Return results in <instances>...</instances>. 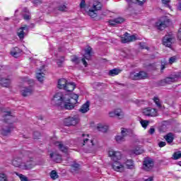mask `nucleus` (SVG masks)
<instances>
[{"instance_id": "f257e3e1", "label": "nucleus", "mask_w": 181, "mask_h": 181, "mask_svg": "<svg viewBox=\"0 0 181 181\" xmlns=\"http://www.w3.org/2000/svg\"><path fill=\"white\" fill-rule=\"evenodd\" d=\"M12 112H4L3 119L4 123L0 124V135L1 136H9L13 131V124H8V121L12 119Z\"/></svg>"}, {"instance_id": "f03ea898", "label": "nucleus", "mask_w": 181, "mask_h": 181, "mask_svg": "<svg viewBox=\"0 0 181 181\" xmlns=\"http://www.w3.org/2000/svg\"><path fill=\"white\" fill-rule=\"evenodd\" d=\"M78 100V95L72 93L69 95L67 99L62 103L61 106L62 108H64V110H73L74 108V105L77 104Z\"/></svg>"}, {"instance_id": "7ed1b4c3", "label": "nucleus", "mask_w": 181, "mask_h": 181, "mask_svg": "<svg viewBox=\"0 0 181 181\" xmlns=\"http://www.w3.org/2000/svg\"><path fill=\"white\" fill-rule=\"evenodd\" d=\"M25 156H28V158L23 159V165H22V170H30V169H33L35 166H36V163L33 160V158H30V152L25 151Z\"/></svg>"}, {"instance_id": "20e7f679", "label": "nucleus", "mask_w": 181, "mask_h": 181, "mask_svg": "<svg viewBox=\"0 0 181 181\" xmlns=\"http://www.w3.org/2000/svg\"><path fill=\"white\" fill-rule=\"evenodd\" d=\"M179 78H181V72H177L175 74L171 75L170 77L160 81L158 85L163 86H166V84H172V83H176Z\"/></svg>"}, {"instance_id": "39448f33", "label": "nucleus", "mask_w": 181, "mask_h": 181, "mask_svg": "<svg viewBox=\"0 0 181 181\" xmlns=\"http://www.w3.org/2000/svg\"><path fill=\"white\" fill-rule=\"evenodd\" d=\"M69 95H64L62 92H58L54 95L53 101L56 105L61 107L63 105V103L66 101L68 97H69Z\"/></svg>"}, {"instance_id": "423d86ee", "label": "nucleus", "mask_w": 181, "mask_h": 181, "mask_svg": "<svg viewBox=\"0 0 181 181\" xmlns=\"http://www.w3.org/2000/svg\"><path fill=\"white\" fill-rule=\"evenodd\" d=\"M78 122H80V116L78 115H74L73 117H69L64 120V124L66 127L77 125Z\"/></svg>"}, {"instance_id": "0eeeda50", "label": "nucleus", "mask_w": 181, "mask_h": 181, "mask_svg": "<svg viewBox=\"0 0 181 181\" xmlns=\"http://www.w3.org/2000/svg\"><path fill=\"white\" fill-rule=\"evenodd\" d=\"M35 91V88L33 86L30 85L28 86H23L20 89V93L23 97H28V95H32Z\"/></svg>"}, {"instance_id": "6e6552de", "label": "nucleus", "mask_w": 181, "mask_h": 181, "mask_svg": "<svg viewBox=\"0 0 181 181\" xmlns=\"http://www.w3.org/2000/svg\"><path fill=\"white\" fill-rule=\"evenodd\" d=\"M175 37L173 36V34L166 35L163 38V45L166 46V47H172V44L173 43Z\"/></svg>"}, {"instance_id": "1a4fd4ad", "label": "nucleus", "mask_w": 181, "mask_h": 181, "mask_svg": "<svg viewBox=\"0 0 181 181\" xmlns=\"http://www.w3.org/2000/svg\"><path fill=\"white\" fill-rule=\"evenodd\" d=\"M153 160L152 158H146L143 162V169L146 172H150L153 169Z\"/></svg>"}, {"instance_id": "9d476101", "label": "nucleus", "mask_w": 181, "mask_h": 181, "mask_svg": "<svg viewBox=\"0 0 181 181\" xmlns=\"http://www.w3.org/2000/svg\"><path fill=\"white\" fill-rule=\"evenodd\" d=\"M143 114L146 117H158V110L155 108L147 107L143 110Z\"/></svg>"}, {"instance_id": "9b49d317", "label": "nucleus", "mask_w": 181, "mask_h": 181, "mask_svg": "<svg viewBox=\"0 0 181 181\" xmlns=\"http://www.w3.org/2000/svg\"><path fill=\"white\" fill-rule=\"evenodd\" d=\"M28 30H29V26L28 25H24L23 27H21L17 30V36H18L21 40H23V39H25V35H26V33H28Z\"/></svg>"}, {"instance_id": "f8f14e48", "label": "nucleus", "mask_w": 181, "mask_h": 181, "mask_svg": "<svg viewBox=\"0 0 181 181\" xmlns=\"http://www.w3.org/2000/svg\"><path fill=\"white\" fill-rule=\"evenodd\" d=\"M110 158H111L113 162H117L122 158L121 152L119 151H114V150H110L108 152Z\"/></svg>"}, {"instance_id": "ddd939ff", "label": "nucleus", "mask_w": 181, "mask_h": 181, "mask_svg": "<svg viewBox=\"0 0 181 181\" xmlns=\"http://www.w3.org/2000/svg\"><path fill=\"white\" fill-rule=\"evenodd\" d=\"M109 116L112 118L117 117L119 119L124 118V112L121 109H117L114 112H110Z\"/></svg>"}, {"instance_id": "4468645a", "label": "nucleus", "mask_w": 181, "mask_h": 181, "mask_svg": "<svg viewBox=\"0 0 181 181\" xmlns=\"http://www.w3.org/2000/svg\"><path fill=\"white\" fill-rule=\"evenodd\" d=\"M131 76H133V80H142L148 77V74L145 71H140L136 74H132Z\"/></svg>"}, {"instance_id": "2eb2a0df", "label": "nucleus", "mask_w": 181, "mask_h": 181, "mask_svg": "<svg viewBox=\"0 0 181 181\" xmlns=\"http://www.w3.org/2000/svg\"><path fill=\"white\" fill-rule=\"evenodd\" d=\"M135 40H136V37L135 35H129L128 33H125L124 37L122 38L123 43H129V42H134Z\"/></svg>"}, {"instance_id": "dca6fc26", "label": "nucleus", "mask_w": 181, "mask_h": 181, "mask_svg": "<svg viewBox=\"0 0 181 181\" xmlns=\"http://www.w3.org/2000/svg\"><path fill=\"white\" fill-rule=\"evenodd\" d=\"M13 166L15 168H19V169H22V166L23 165V159L20 157L15 158L12 161Z\"/></svg>"}, {"instance_id": "f3484780", "label": "nucleus", "mask_w": 181, "mask_h": 181, "mask_svg": "<svg viewBox=\"0 0 181 181\" xmlns=\"http://www.w3.org/2000/svg\"><path fill=\"white\" fill-rule=\"evenodd\" d=\"M112 168L115 172H124V165L119 161H114L112 164Z\"/></svg>"}, {"instance_id": "a211bd4d", "label": "nucleus", "mask_w": 181, "mask_h": 181, "mask_svg": "<svg viewBox=\"0 0 181 181\" xmlns=\"http://www.w3.org/2000/svg\"><path fill=\"white\" fill-rule=\"evenodd\" d=\"M124 21L125 20L124 19V18L119 17L113 20L109 21V24L110 25V26H115V25H119L121 23H124Z\"/></svg>"}, {"instance_id": "6ab92c4d", "label": "nucleus", "mask_w": 181, "mask_h": 181, "mask_svg": "<svg viewBox=\"0 0 181 181\" xmlns=\"http://www.w3.org/2000/svg\"><path fill=\"white\" fill-rule=\"evenodd\" d=\"M90 111V101H86L81 108L79 109V112L82 114H86V112H88Z\"/></svg>"}, {"instance_id": "aec40b11", "label": "nucleus", "mask_w": 181, "mask_h": 181, "mask_svg": "<svg viewBox=\"0 0 181 181\" xmlns=\"http://www.w3.org/2000/svg\"><path fill=\"white\" fill-rule=\"evenodd\" d=\"M71 62H73V63H75V64H80V62H82L85 67H87V61H86L84 58L80 59L76 56H74L71 59Z\"/></svg>"}, {"instance_id": "412c9836", "label": "nucleus", "mask_w": 181, "mask_h": 181, "mask_svg": "<svg viewBox=\"0 0 181 181\" xmlns=\"http://www.w3.org/2000/svg\"><path fill=\"white\" fill-rule=\"evenodd\" d=\"M168 20L167 21H159L156 23V26L157 27V29H158V30H163V29H165V28H166L167 24L166 22H168Z\"/></svg>"}, {"instance_id": "4be33fe9", "label": "nucleus", "mask_w": 181, "mask_h": 181, "mask_svg": "<svg viewBox=\"0 0 181 181\" xmlns=\"http://www.w3.org/2000/svg\"><path fill=\"white\" fill-rule=\"evenodd\" d=\"M75 88H76V84H74V83L67 82L64 90H65V91H67V93H71L72 91L74 90Z\"/></svg>"}, {"instance_id": "5701e85b", "label": "nucleus", "mask_w": 181, "mask_h": 181, "mask_svg": "<svg viewBox=\"0 0 181 181\" xmlns=\"http://www.w3.org/2000/svg\"><path fill=\"white\" fill-rule=\"evenodd\" d=\"M55 145L56 146H58L59 151H61V152H64V153H67V151H69V147L64 146L61 142L57 141L55 142Z\"/></svg>"}, {"instance_id": "b1692460", "label": "nucleus", "mask_w": 181, "mask_h": 181, "mask_svg": "<svg viewBox=\"0 0 181 181\" xmlns=\"http://www.w3.org/2000/svg\"><path fill=\"white\" fill-rule=\"evenodd\" d=\"M66 84H67V80H66L65 78H61L58 81L57 87L60 90H64V88H66Z\"/></svg>"}, {"instance_id": "393cba45", "label": "nucleus", "mask_w": 181, "mask_h": 181, "mask_svg": "<svg viewBox=\"0 0 181 181\" xmlns=\"http://www.w3.org/2000/svg\"><path fill=\"white\" fill-rule=\"evenodd\" d=\"M45 68V66H42V69H40L38 73L36 74V78L42 83L43 81V78H45V74L43 73V69Z\"/></svg>"}, {"instance_id": "a878e982", "label": "nucleus", "mask_w": 181, "mask_h": 181, "mask_svg": "<svg viewBox=\"0 0 181 181\" xmlns=\"http://www.w3.org/2000/svg\"><path fill=\"white\" fill-rule=\"evenodd\" d=\"M23 18L25 21H30V12H29V9L28 8H24L23 9Z\"/></svg>"}, {"instance_id": "bb28decb", "label": "nucleus", "mask_w": 181, "mask_h": 181, "mask_svg": "<svg viewBox=\"0 0 181 181\" xmlns=\"http://www.w3.org/2000/svg\"><path fill=\"white\" fill-rule=\"evenodd\" d=\"M127 2L128 3L129 6H132L134 4L138 3L139 5H144L146 0H126Z\"/></svg>"}, {"instance_id": "cd10ccee", "label": "nucleus", "mask_w": 181, "mask_h": 181, "mask_svg": "<svg viewBox=\"0 0 181 181\" xmlns=\"http://www.w3.org/2000/svg\"><path fill=\"white\" fill-rule=\"evenodd\" d=\"M164 139H165L168 144H172L173 142V139H175V134L173 133H168L165 136Z\"/></svg>"}, {"instance_id": "c85d7f7f", "label": "nucleus", "mask_w": 181, "mask_h": 181, "mask_svg": "<svg viewBox=\"0 0 181 181\" xmlns=\"http://www.w3.org/2000/svg\"><path fill=\"white\" fill-rule=\"evenodd\" d=\"M0 84L1 86H2V87H9V86L11 85V79L1 78L0 81Z\"/></svg>"}, {"instance_id": "c756f323", "label": "nucleus", "mask_w": 181, "mask_h": 181, "mask_svg": "<svg viewBox=\"0 0 181 181\" xmlns=\"http://www.w3.org/2000/svg\"><path fill=\"white\" fill-rule=\"evenodd\" d=\"M91 50H93V49L90 47H88L86 49H85L83 59L86 60H90V59H91Z\"/></svg>"}, {"instance_id": "7c9ffc66", "label": "nucleus", "mask_w": 181, "mask_h": 181, "mask_svg": "<svg viewBox=\"0 0 181 181\" xmlns=\"http://www.w3.org/2000/svg\"><path fill=\"white\" fill-rule=\"evenodd\" d=\"M82 143V146H85V145H87L89 148H91V146H94V143L93 142V140H90L88 138L83 139Z\"/></svg>"}, {"instance_id": "2f4dec72", "label": "nucleus", "mask_w": 181, "mask_h": 181, "mask_svg": "<svg viewBox=\"0 0 181 181\" xmlns=\"http://www.w3.org/2000/svg\"><path fill=\"white\" fill-rule=\"evenodd\" d=\"M78 170H80V164L74 163L71 165V172H72V173H77Z\"/></svg>"}, {"instance_id": "473e14b6", "label": "nucleus", "mask_w": 181, "mask_h": 181, "mask_svg": "<svg viewBox=\"0 0 181 181\" xmlns=\"http://www.w3.org/2000/svg\"><path fill=\"white\" fill-rule=\"evenodd\" d=\"M50 158L51 159H53L54 162L59 163L62 160V157L59 155H56L54 153H50Z\"/></svg>"}, {"instance_id": "72a5a7b5", "label": "nucleus", "mask_w": 181, "mask_h": 181, "mask_svg": "<svg viewBox=\"0 0 181 181\" xmlns=\"http://www.w3.org/2000/svg\"><path fill=\"white\" fill-rule=\"evenodd\" d=\"M121 73V70L117 69H113L109 71V76L114 77V76H118Z\"/></svg>"}, {"instance_id": "f704fd0d", "label": "nucleus", "mask_w": 181, "mask_h": 181, "mask_svg": "<svg viewBox=\"0 0 181 181\" xmlns=\"http://www.w3.org/2000/svg\"><path fill=\"white\" fill-rule=\"evenodd\" d=\"M93 9L95 11H100L101 8H103V4H101V2L100 1H95L93 3Z\"/></svg>"}, {"instance_id": "c9c22d12", "label": "nucleus", "mask_w": 181, "mask_h": 181, "mask_svg": "<svg viewBox=\"0 0 181 181\" xmlns=\"http://www.w3.org/2000/svg\"><path fill=\"white\" fill-rule=\"evenodd\" d=\"M88 15L90 16V18H97V11L93 8L89 9L88 11Z\"/></svg>"}, {"instance_id": "e433bc0d", "label": "nucleus", "mask_w": 181, "mask_h": 181, "mask_svg": "<svg viewBox=\"0 0 181 181\" xmlns=\"http://www.w3.org/2000/svg\"><path fill=\"white\" fill-rule=\"evenodd\" d=\"M121 134L125 138V136H128L129 134H131V129H125V128H122L121 129Z\"/></svg>"}, {"instance_id": "4c0bfd02", "label": "nucleus", "mask_w": 181, "mask_h": 181, "mask_svg": "<svg viewBox=\"0 0 181 181\" xmlns=\"http://www.w3.org/2000/svg\"><path fill=\"white\" fill-rule=\"evenodd\" d=\"M126 166L127 169H134V160H127L126 161Z\"/></svg>"}, {"instance_id": "58836bf2", "label": "nucleus", "mask_w": 181, "mask_h": 181, "mask_svg": "<svg viewBox=\"0 0 181 181\" xmlns=\"http://www.w3.org/2000/svg\"><path fill=\"white\" fill-rule=\"evenodd\" d=\"M98 129L100 132H107V131H108V127L107 126H104V125H102V124H99L98 126Z\"/></svg>"}, {"instance_id": "ea45409f", "label": "nucleus", "mask_w": 181, "mask_h": 181, "mask_svg": "<svg viewBox=\"0 0 181 181\" xmlns=\"http://www.w3.org/2000/svg\"><path fill=\"white\" fill-rule=\"evenodd\" d=\"M50 177L51 179H53V180H56L57 177H59V175H57V172L56 170H52L50 173Z\"/></svg>"}, {"instance_id": "a19ab883", "label": "nucleus", "mask_w": 181, "mask_h": 181, "mask_svg": "<svg viewBox=\"0 0 181 181\" xmlns=\"http://www.w3.org/2000/svg\"><path fill=\"white\" fill-rule=\"evenodd\" d=\"M57 11H59L60 12H66L67 6L64 4L60 5L57 7Z\"/></svg>"}, {"instance_id": "79ce46f5", "label": "nucleus", "mask_w": 181, "mask_h": 181, "mask_svg": "<svg viewBox=\"0 0 181 181\" xmlns=\"http://www.w3.org/2000/svg\"><path fill=\"white\" fill-rule=\"evenodd\" d=\"M116 142H118V144H120V142H124L125 141V138L122 135H117L115 137Z\"/></svg>"}, {"instance_id": "37998d69", "label": "nucleus", "mask_w": 181, "mask_h": 181, "mask_svg": "<svg viewBox=\"0 0 181 181\" xmlns=\"http://www.w3.org/2000/svg\"><path fill=\"white\" fill-rule=\"evenodd\" d=\"M173 156V159H175V160H177V159H180V158H181V151H177V152L174 153Z\"/></svg>"}, {"instance_id": "c03bdc74", "label": "nucleus", "mask_w": 181, "mask_h": 181, "mask_svg": "<svg viewBox=\"0 0 181 181\" xmlns=\"http://www.w3.org/2000/svg\"><path fill=\"white\" fill-rule=\"evenodd\" d=\"M140 122L141 127H143L144 129H146L148 125H149V122L148 120H141Z\"/></svg>"}, {"instance_id": "a18cd8bd", "label": "nucleus", "mask_w": 181, "mask_h": 181, "mask_svg": "<svg viewBox=\"0 0 181 181\" xmlns=\"http://www.w3.org/2000/svg\"><path fill=\"white\" fill-rule=\"evenodd\" d=\"M79 6L81 9H83L84 11H87L86 5V0H81Z\"/></svg>"}, {"instance_id": "49530a36", "label": "nucleus", "mask_w": 181, "mask_h": 181, "mask_svg": "<svg viewBox=\"0 0 181 181\" xmlns=\"http://www.w3.org/2000/svg\"><path fill=\"white\" fill-rule=\"evenodd\" d=\"M16 174L17 175V176H19L20 180L21 181H28V177H26V176H25V175H22V174H18V173H16Z\"/></svg>"}, {"instance_id": "de8ad7c7", "label": "nucleus", "mask_w": 181, "mask_h": 181, "mask_svg": "<svg viewBox=\"0 0 181 181\" xmlns=\"http://www.w3.org/2000/svg\"><path fill=\"white\" fill-rule=\"evenodd\" d=\"M64 63V57H62L60 59H57V64L60 67L62 64Z\"/></svg>"}, {"instance_id": "09e8293b", "label": "nucleus", "mask_w": 181, "mask_h": 181, "mask_svg": "<svg viewBox=\"0 0 181 181\" xmlns=\"http://www.w3.org/2000/svg\"><path fill=\"white\" fill-rule=\"evenodd\" d=\"M166 64H168V62H161V66H160V71L161 73H163V70H165V69H166Z\"/></svg>"}, {"instance_id": "8fccbe9b", "label": "nucleus", "mask_w": 181, "mask_h": 181, "mask_svg": "<svg viewBox=\"0 0 181 181\" xmlns=\"http://www.w3.org/2000/svg\"><path fill=\"white\" fill-rule=\"evenodd\" d=\"M0 181H8L6 175L4 173H0Z\"/></svg>"}, {"instance_id": "3c124183", "label": "nucleus", "mask_w": 181, "mask_h": 181, "mask_svg": "<svg viewBox=\"0 0 181 181\" xmlns=\"http://www.w3.org/2000/svg\"><path fill=\"white\" fill-rule=\"evenodd\" d=\"M33 138L34 139H39V138H40V132H35L33 133Z\"/></svg>"}, {"instance_id": "603ef678", "label": "nucleus", "mask_w": 181, "mask_h": 181, "mask_svg": "<svg viewBox=\"0 0 181 181\" xmlns=\"http://www.w3.org/2000/svg\"><path fill=\"white\" fill-rule=\"evenodd\" d=\"M154 103L156 104L157 107H158L159 108L162 107V105H160V103L159 102V98H154Z\"/></svg>"}, {"instance_id": "864d4df0", "label": "nucleus", "mask_w": 181, "mask_h": 181, "mask_svg": "<svg viewBox=\"0 0 181 181\" xmlns=\"http://www.w3.org/2000/svg\"><path fill=\"white\" fill-rule=\"evenodd\" d=\"M175 62H176V57H171L169 59V63L170 64H173V63H175Z\"/></svg>"}, {"instance_id": "5fc2aeb1", "label": "nucleus", "mask_w": 181, "mask_h": 181, "mask_svg": "<svg viewBox=\"0 0 181 181\" xmlns=\"http://www.w3.org/2000/svg\"><path fill=\"white\" fill-rule=\"evenodd\" d=\"M158 146L160 148H163V146H166V142H165V141H160L158 143Z\"/></svg>"}, {"instance_id": "6e6d98bb", "label": "nucleus", "mask_w": 181, "mask_h": 181, "mask_svg": "<svg viewBox=\"0 0 181 181\" xmlns=\"http://www.w3.org/2000/svg\"><path fill=\"white\" fill-rule=\"evenodd\" d=\"M23 81H25V82L30 83H33V80H30V79H29V78H28V77L23 78Z\"/></svg>"}, {"instance_id": "4d7b16f0", "label": "nucleus", "mask_w": 181, "mask_h": 181, "mask_svg": "<svg viewBox=\"0 0 181 181\" xmlns=\"http://www.w3.org/2000/svg\"><path fill=\"white\" fill-rule=\"evenodd\" d=\"M148 134H150V135H153V134H155V128L151 127V128L148 130Z\"/></svg>"}, {"instance_id": "13d9d810", "label": "nucleus", "mask_w": 181, "mask_h": 181, "mask_svg": "<svg viewBox=\"0 0 181 181\" xmlns=\"http://www.w3.org/2000/svg\"><path fill=\"white\" fill-rule=\"evenodd\" d=\"M169 2H170V0H162V3L164 4V5H166V6H169Z\"/></svg>"}, {"instance_id": "bf43d9fd", "label": "nucleus", "mask_w": 181, "mask_h": 181, "mask_svg": "<svg viewBox=\"0 0 181 181\" xmlns=\"http://www.w3.org/2000/svg\"><path fill=\"white\" fill-rule=\"evenodd\" d=\"M11 55L13 56V57H18V56L19 55V53L16 52H11Z\"/></svg>"}, {"instance_id": "052dcab7", "label": "nucleus", "mask_w": 181, "mask_h": 181, "mask_svg": "<svg viewBox=\"0 0 181 181\" xmlns=\"http://www.w3.org/2000/svg\"><path fill=\"white\" fill-rule=\"evenodd\" d=\"M177 38L179 40H181V28L179 29L178 33H177Z\"/></svg>"}, {"instance_id": "680f3d73", "label": "nucleus", "mask_w": 181, "mask_h": 181, "mask_svg": "<svg viewBox=\"0 0 181 181\" xmlns=\"http://www.w3.org/2000/svg\"><path fill=\"white\" fill-rule=\"evenodd\" d=\"M133 153H134L135 155H141L142 153L138 150H134Z\"/></svg>"}, {"instance_id": "e2e57ef3", "label": "nucleus", "mask_w": 181, "mask_h": 181, "mask_svg": "<svg viewBox=\"0 0 181 181\" xmlns=\"http://www.w3.org/2000/svg\"><path fill=\"white\" fill-rule=\"evenodd\" d=\"M177 9L181 11V1H180L177 5Z\"/></svg>"}, {"instance_id": "0e129e2a", "label": "nucleus", "mask_w": 181, "mask_h": 181, "mask_svg": "<svg viewBox=\"0 0 181 181\" xmlns=\"http://www.w3.org/2000/svg\"><path fill=\"white\" fill-rule=\"evenodd\" d=\"M153 177H150L147 179H146L144 181H153Z\"/></svg>"}, {"instance_id": "69168bd1", "label": "nucleus", "mask_w": 181, "mask_h": 181, "mask_svg": "<svg viewBox=\"0 0 181 181\" xmlns=\"http://www.w3.org/2000/svg\"><path fill=\"white\" fill-rule=\"evenodd\" d=\"M140 46L142 47V49H144V46H142V43H140Z\"/></svg>"}, {"instance_id": "338daca9", "label": "nucleus", "mask_w": 181, "mask_h": 181, "mask_svg": "<svg viewBox=\"0 0 181 181\" xmlns=\"http://www.w3.org/2000/svg\"><path fill=\"white\" fill-rule=\"evenodd\" d=\"M177 164L179 165V166H181V161L178 162Z\"/></svg>"}, {"instance_id": "774afa93", "label": "nucleus", "mask_w": 181, "mask_h": 181, "mask_svg": "<svg viewBox=\"0 0 181 181\" xmlns=\"http://www.w3.org/2000/svg\"><path fill=\"white\" fill-rule=\"evenodd\" d=\"M82 136H83V137L86 136V134H82Z\"/></svg>"}]
</instances>
